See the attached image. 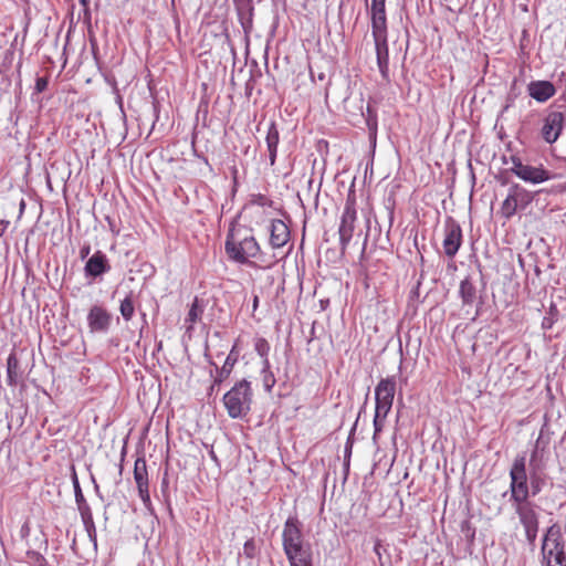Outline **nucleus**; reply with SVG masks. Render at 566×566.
I'll list each match as a JSON object with an SVG mask.
<instances>
[{"instance_id": "obj_50", "label": "nucleus", "mask_w": 566, "mask_h": 566, "mask_svg": "<svg viewBox=\"0 0 566 566\" xmlns=\"http://www.w3.org/2000/svg\"><path fill=\"white\" fill-rule=\"evenodd\" d=\"M168 486V479H167V472L165 473V476L161 481V488L163 490Z\"/></svg>"}, {"instance_id": "obj_31", "label": "nucleus", "mask_w": 566, "mask_h": 566, "mask_svg": "<svg viewBox=\"0 0 566 566\" xmlns=\"http://www.w3.org/2000/svg\"><path fill=\"white\" fill-rule=\"evenodd\" d=\"M254 350L258 353V355L262 358V360L269 359V353H270V344L269 342L263 337H258L254 340Z\"/></svg>"}, {"instance_id": "obj_3", "label": "nucleus", "mask_w": 566, "mask_h": 566, "mask_svg": "<svg viewBox=\"0 0 566 566\" xmlns=\"http://www.w3.org/2000/svg\"><path fill=\"white\" fill-rule=\"evenodd\" d=\"M510 492L511 501L524 502L530 497L528 476L526 472L525 454H517L510 470Z\"/></svg>"}, {"instance_id": "obj_10", "label": "nucleus", "mask_w": 566, "mask_h": 566, "mask_svg": "<svg viewBox=\"0 0 566 566\" xmlns=\"http://www.w3.org/2000/svg\"><path fill=\"white\" fill-rule=\"evenodd\" d=\"M239 355L240 353L238 350L237 344H234L221 367H219L212 360L209 361V364L214 367V375L212 370L210 371L211 377H213V382L210 387L211 392L214 390L216 386L221 385L224 380H227L230 377L235 364L239 360Z\"/></svg>"}, {"instance_id": "obj_17", "label": "nucleus", "mask_w": 566, "mask_h": 566, "mask_svg": "<svg viewBox=\"0 0 566 566\" xmlns=\"http://www.w3.org/2000/svg\"><path fill=\"white\" fill-rule=\"evenodd\" d=\"M531 97L539 103H544L553 97L556 93L555 86L549 81H532L527 85Z\"/></svg>"}, {"instance_id": "obj_16", "label": "nucleus", "mask_w": 566, "mask_h": 566, "mask_svg": "<svg viewBox=\"0 0 566 566\" xmlns=\"http://www.w3.org/2000/svg\"><path fill=\"white\" fill-rule=\"evenodd\" d=\"M395 392H396L395 376L381 379L375 388L376 402L392 406Z\"/></svg>"}, {"instance_id": "obj_35", "label": "nucleus", "mask_w": 566, "mask_h": 566, "mask_svg": "<svg viewBox=\"0 0 566 566\" xmlns=\"http://www.w3.org/2000/svg\"><path fill=\"white\" fill-rule=\"evenodd\" d=\"M138 495L145 506V509L147 511H149L150 513L154 512V509H153V503H151V500H150V494H149V488H138Z\"/></svg>"}, {"instance_id": "obj_41", "label": "nucleus", "mask_w": 566, "mask_h": 566, "mask_svg": "<svg viewBox=\"0 0 566 566\" xmlns=\"http://www.w3.org/2000/svg\"><path fill=\"white\" fill-rule=\"evenodd\" d=\"M524 530H525V536H526L527 542L530 543V545L534 546L536 537H537L538 526L524 528Z\"/></svg>"}, {"instance_id": "obj_24", "label": "nucleus", "mask_w": 566, "mask_h": 566, "mask_svg": "<svg viewBox=\"0 0 566 566\" xmlns=\"http://www.w3.org/2000/svg\"><path fill=\"white\" fill-rule=\"evenodd\" d=\"M134 480L138 488H149L147 464L144 458H137L134 464Z\"/></svg>"}, {"instance_id": "obj_58", "label": "nucleus", "mask_w": 566, "mask_h": 566, "mask_svg": "<svg viewBox=\"0 0 566 566\" xmlns=\"http://www.w3.org/2000/svg\"><path fill=\"white\" fill-rule=\"evenodd\" d=\"M366 1V6L368 7V0H365Z\"/></svg>"}, {"instance_id": "obj_30", "label": "nucleus", "mask_w": 566, "mask_h": 566, "mask_svg": "<svg viewBox=\"0 0 566 566\" xmlns=\"http://www.w3.org/2000/svg\"><path fill=\"white\" fill-rule=\"evenodd\" d=\"M202 313L203 307L199 305V301L196 297L186 317V323H190L188 329H190L192 327V324H195L201 317Z\"/></svg>"}, {"instance_id": "obj_44", "label": "nucleus", "mask_w": 566, "mask_h": 566, "mask_svg": "<svg viewBox=\"0 0 566 566\" xmlns=\"http://www.w3.org/2000/svg\"><path fill=\"white\" fill-rule=\"evenodd\" d=\"M448 4V9L452 12H460L464 6L460 0H446Z\"/></svg>"}, {"instance_id": "obj_55", "label": "nucleus", "mask_w": 566, "mask_h": 566, "mask_svg": "<svg viewBox=\"0 0 566 566\" xmlns=\"http://www.w3.org/2000/svg\"><path fill=\"white\" fill-rule=\"evenodd\" d=\"M386 0H371V3H385Z\"/></svg>"}, {"instance_id": "obj_28", "label": "nucleus", "mask_w": 566, "mask_h": 566, "mask_svg": "<svg viewBox=\"0 0 566 566\" xmlns=\"http://www.w3.org/2000/svg\"><path fill=\"white\" fill-rule=\"evenodd\" d=\"M261 376L265 391L271 392L276 379L274 374L271 371V364L269 359L262 360Z\"/></svg>"}, {"instance_id": "obj_19", "label": "nucleus", "mask_w": 566, "mask_h": 566, "mask_svg": "<svg viewBox=\"0 0 566 566\" xmlns=\"http://www.w3.org/2000/svg\"><path fill=\"white\" fill-rule=\"evenodd\" d=\"M548 440H545L541 431L530 458V468H546Z\"/></svg>"}, {"instance_id": "obj_5", "label": "nucleus", "mask_w": 566, "mask_h": 566, "mask_svg": "<svg viewBox=\"0 0 566 566\" xmlns=\"http://www.w3.org/2000/svg\"><path fill=\"white\" fill-rule=\"evenodd\" d=\"M554 108L549 107L541 128V136L547 144H553L559 138L566 124V113Z\"/></svg>"}, {"instance_id": "obj_47", "label": "nucleus", "mask_w": 566, "mask_h": 566, "mask_svg": "<svg viewBox=\"0 0 566 566\" xmlns=\"http://www.w3.org/2000/svg\"><path fill=\"white\" fill-rule=\"evenodd\" d=\"M9 226L10 221L4 219L0 220V238L6 233Z\"/></svg>"}, {"instance_id": "obj_15", "label": "nucleus", "mask_w": 566, "mask_h": 566, "mask_svg": "<svg viewBox=\"0 0 566 566\" xmlns=\"http://www.w3.org/2000/svg\"><path fill=\"white\" fill-rule=\"evenodd\" d=\"M290 240V229L286 223L280 219H274L270 224V244L273 249L285 245Z\"/></svg>"}, {"instance_id": "obj_6", "label": "nucleus", "mask_w": 566, "mask_h": 566, "mask_svg": "<svg viewBox=\"0 0 566 566\" xmlns=\"http://www.w3.org/2000/svg\"><path fill=\"white\" fill-rule=\"evenodd\" d=\"M371 34L375 43L376 59L379 73L381 75L382 81L389 83V48L387 41V29L373 30Z\"/></svg>"}, {"instance_id": "obj_13", "label": "nucleus", "mask_w": 566, "mask_h": 566, "mask_svg": "<svg viewBox=\"0 0 566 566\" xmlns=\"http://www.w3.org/2000/svg\"><path fill=\"white\" fill-rule=\"evenodd\" d=\"M513 505L524 528L538 526V514L532 502L525 500L524 502H514Z\"/></svg>"}, {"instance_id": "obj_2", "label": "nucleus", "mask_w": 566, "mask_h": 566, "mask_svg": "<svg viewBox=\"0 0 566 566\" xmlns=\"http://www.w3.org/2000/svg\"><path fill=\"white\" fill-rule=\"evenodd\" d=\"M253 391L251 382L242 379L223 395V405L230 418L238 419L245 417L252 405Z\"/></svg>"}, {"instance_id": "obj_22", "label": "nucleus", "mask_w": 566, "mask_h": 566, "mask_svg": "<svg viewBox=\"0 0 566 566\" xmlns=\"http://www.w3.org/2000/svg\"><path fill=\"white\" fill-rule=\"evenodd\" d=\"M530 496H536L546 485L547 475L545 474L546 468H530Z\"/></svg>"}, {"instance_id": "obj_37", "label": "nucleus", "mask_w": 566, "mask_h": 566, "mask_svg": "<svg viewBox=\"0 0 566 566\" xmlns=\"http://www.w3.org/2000/svg\"><path fill=\"white\" fill-rule=\"evenodd\" d=\"M243 554L248 557V558H254L255 555H256V545H255V542L253 539H249L244 543L243 545Z\"/></svg>"}, {"instance_id": "obj_23", "label": "nucleus", "mask_w": 566, "mask_h": 566, "mask_svg": "<svg viewBox=\"0 0 566 566\" xmlns=\"http://www.w3.org/2000/svg\"><path fill=\"white\" fill-rule=\"evenodd\" d=\"M370 14H371V31L387 29L385 3H371Z\"/></svg>"}, {"instance_id": "obj_36", "label": "nucleus", "mask_w": 566, "mask_h": 566, "mask_svg": "<svg viewBox=\"0 0 566 566\" xmlns=\"http://www.w3.org/2000/svg\"><path fill=\"white\" fill-rule=\"evenodd\" d=\"M391 405L376 402L375 417L386 419L391 410Z\"/></svg>"}, {"instance_id": "obj_56", "label": "nucleus", "mask_w": 566, "mask_h": 566, "mask_svg": "<svg viewBox=\"0 0 566 566\" xmlns=\"http://www.w3.org/2000/svg\"><path fill=\"white\" fill-rule=\"evenodd\" d=\"M310 74H311L312 80L314 81L315 80V74H314L312 69H310Z\"/></svg>"}, {"instance_id": "obj_39", "label": "nucleus", "mask_w": 566, "mask_h": 566, "mask_svg": "<svg viewBox=\"0 0 566 566\" xmlns=\"http://www.w3.org/2000/svg\"><path fill=\"white\" fill-rule=\"evenodd\" d=\"M555 566H560L566 564V555L564 552V544L560 545L559 549L555 552V557L553 558Z\"/></svg>"}, {"instance_id": "obj_40", "label": "nucleus", "mask_w": 566, "mask_h": 566, "mask_svg": "<svg viewBox=\"0 0 566 566\" xmlns=\"http://www.w3.org/2000/svg\"><path fill=\"white\" fill-rule=\"evenodd\" d=\"M28 555L38 564V566H49L45 557L35 551H29Z\"/></svg>"}, {"instance_id": "obj_9", "label": "nucleus", "mask_w": 566, "mask_h": 566, "mask_svg": "<svg viewBox=\"0 0 566 566\" xmlns=\"http://www.w3.org/2000/svg\"><path fill=\"white\" fill-rule=\"evenodd\" d=\"M87 326L93 334H106L112 325V314L101 305H93L87 313Z\"/></svg>"}, {"instance_id": "obj_53", "label": "nucleus", "mask_w": 566, "mask_h": 566, "mask_svg": "<svg viewBox=\"0 0 566 566\" xmlns=\"http://www.w3.org/2000/svg\"><path fill=\"white\" fill-rule=\"evenodd\" d=\"M258 303H259V297L254 296V300H253V307L254 308L258 306Z\"/></svg>"}, {"instance_id": "obj_38", "label": "nucleus", "mask_w": 566, "mask_h": 566, "mask_svg": "<svg viewBox=\"0 0 566 566\" xmlns=\"http://www.w3.org/2000/svg\"><path fill=\"white\" fill-rule=\"evenodd\" d=\"M251 203L260 206V207H264V206L270 205L271 200L262 193H256V195H252Z\"/></svg>"}, {"instance_id": "obj_1", "label": "nucleus", "mask_w": 566, "mask_h": 566, "mask_svg": "<svg viewBox=\"0 0 566 566\" xmlns=\"http://www.w3.org/2000/svg\"><path fill=\"white\" fill-rule=\"evenodd\" d=\"M224 251L229 260L240 264H251V259L265 263V254L252 234L244 227H231L227 233Z\"/></svg>"}, {"instance_id": "obj_7", "label": "nucleus", "mask_w": 566, "mask_h": 566, "mask_svg": "<svg viewBox=\"0 0 566 566\" xmlns=\"http://www.w3.org/2000/svg\"><path fill=\"white\" fill-rule=\"evenodd\" d=\"M112 266L107 255L101 251H95L84 265V276L88 282H99L103 276L111 271Z\"/></svg>"}, {"instance_id": "obj_33", "label": "nucleus", "mask_w": 566, "mask_h": 566, "mask_svg": "<svg viewBox=\"0 0 566 566\" xmlns=\"http://www.w3.org/2000/svg\"><path fill=\"white\" fill-rule=\"evenodd\" d=\"M558 317V311L557 307L553 304L551 305L548 313L546 316H544L542 321V328L543 329H551Z\"/></svg>"}, {"instance_id": "obj_48", "label": "nucleus", "mask_w": 566, "mask_h": 566, "mask_svg": "<svg viewBox=\"0 0 566 566\" xmlns=\"http://www.w3.org/2000/svg\"><path fill=\"white\" fill-rule=\"evenodd\" d=\"M380 548H381V543L379 539L376 541L375 543V546H374V552L375 554L378 556V559L381 562V552H380Z\"/></svg>"}, {"instance_id": "obj_29", "label": "nucleus", "mask_w": 566, "mask_h": 566, "mask_svg": "<svg viewBox=\"0 0 566 566\" xmlns=\"http://www.w3.org/2000/svg\"><path fill=\"white\" fill-rule=\"evenodd\" d=\"M119 312L126 322H129L133 318L135 313L133 292L126 295V297L120 302Z\"/></svg>"}, {"instance_id": "obj_20", "label": "nucleus", "mask_w": 566, "mask_h": 566, "mask_svg": "<svg viewBox=\"0 0 566 566\" xmlns=\"http://www.w3.org/2000/svg\"><path fill=\"white\" fill-rule=\"evenodd\" d=\"M265 143L269 151L270 165L273 166L276 161L277 146L280 143V132L274 120H271L268 126Z\"/></svg>"}, {"instance_id": "obj_25", "label": "nucleus", "mask_w": 566, "mask_h": 566, "mask_svg": "<svg viewBox=\"0 0 566 566\" xmlns=\"http://www.w3.org/2000/svg\"><path fill=\"white\" fill-rule=\"evenodd\" d=\"M512 192L517 201V210H524L533 201L534 193L521 187L518 184L512 186Z\"/></svg>"}, {"instance_id": "obj_14", "label": "nucleus", "mask_w": 566, "mask_h": 566, "mask_svg": "<svg viewBox=\"0 0 566 566\" xmlns=\"http://www.w3.org/2000/svg\"><path fill=\"white\" fill-rule=\"evenodd\" d=\"M284 553L291 566H313V552L308 543L294 547L291 552L284 551Z\"/></svg>"}, {"instance_id": "obj_8", "label": "nucleus", "mask_w": 566, "mask_h": 566, "mask_svg": "<svg viewBox=\"0 0 566 566\" xmlns=\"http://www.w3.org/2000/svg\"><path fill=\"white\" fill-rule=\"evenodd\" d=\"M462 244V229L451 217L444 223L443 251L448 258H454Z\"/></svg>"}, {"instance_id": "obj_42", "label": "nucleus", "mask_w": 566, "mask_h": 566, "mask_svg": "<svg viewBox=\"0 0 566 566\" xmlns=\"http://www.w3.org/2000/svg\"><path fill=\"white\" fill-rule=\"evenodd\" d=\"M48 85H49V80L48 77H36L35 80V86H34V91L35 93H42L44 92L46 88H48Z\"/></svg>"}, {"instance_id": "obj_26", "label": "nucleus", "mask_w": 566, "mask_h": 566, "mask_svg": "<svg viewBox=\"0 0 566 566\" xmlns=\"http://www.w3.org/2000/svg\"><path fill=\"white\" fill-rule=\"evenodd\" d=\"M8 385L15 386L19 379V360L15 353H11L7 358Z\"/></svg>"}, {"instance_id": "obj_32", "label": "nucleus", "mask_w": 566, "mask_h": 566, "mask_svg": "<svg viewBox=\"0 0 566 566\" xmlns=\"http://www.w3.org/2000/svg\"><path fill=\"white\" fill-rule=\"evenodd\" d=\"M72 482H73L76 504L78 505V509L82 510V505L86 504V501L83 495V492H82V489H81V485H80V482L77 479V474L74 469H73V474H72Z\"/></svg>"}, {"instance_id": "obj_54", "label": "nucleus", "mask_w": 566, "mask_h": 566, "mask_svg": "<svg viewBox=\"0 0 566 566\" xmlns=\"http://www.w3.org/2000/svg\"><path fill=\"white\" fill-rule=\"evenodd\" d=\"M107 221H108V224H109L112 231H115L114 230V224H113L112 220L108 217H107Z\"/></svg>"}, {"instance_id": "obj_34", "label": "nucleus", "mask_w": 566, "mask_h": 566, "mask_svg": "<svg viewBox=\"0 0 566 566\" xmlns=\"http://www.w3.org/2000/svg\"><path fill=\"white\" fill-rule=\"evenodd\" d=\"M366 125L368 127L370 135H376L377 133V114L370 105L367 106V116H366Z\"/></svg>"}, {"instance_id": "obj_52", "label": "nucleus", "mask_w": 566, "mask_h": 566, "mask_svg": "<svg viewBox=\"0 0 566 566\" xmlns=\"http://www.w3.org/2000/svg\"><path fill=\"white\" fill-rule=\"evenodd\" d=\"M24 207H25V202H24V200H21V203H20V212L21 213L23 212Z\"/></svg>"}, {"instance_id": "obj_18", "label": "nucleus", "mask_w": 566, "mask_h": 566, "mask_svg": "<svg viewBox=\"0 0 566 566\" xmlns=\"http://www.w3.org/2000/svg\"><path fill=\"white\" fill-rule=\"evenodd\" d=\"M518 168L520 172L517 177L526 182L541 184L549 180L552 177L551 172L544 169L542 166L525 165L524 167Z\"/></svg>"}, {"instance_id": "obj_11", "label": "nucleus", "mask_w": 566, "mask_h": 566, "mask_svg": "<svg viewBox=\"0 0 566 566\" xmlns=\"http://www.w3.org/2000/svg\"><path fill=\"white\" fill-rule=\"evenodd\" d=\"M562 535L559 527L554 524L549 526L544 535L542 544V563L545 566H553L552 562L555 557V552L562 545Z\"/></svg>"}, {"instance_id": "obj_4", "label": "nucleus", "mask_w": 566, "mask_h": 566, "mask_svg": "<svg viewBox=\"0 0 566 566\" xmlns=\"http://www.w3.org/2000/svg\"><path fill=\"white\" fill-rule=\"evenodd\" d=\"M355 205V196L349 193L345 202L340 224L338 228L342 253H345L347 245L350 242L354 234L355 222L357 219Z\"/></svg>"}, {"instance_id": "obj_45", "label": "nucleus", "mask_w": 566, "mask_h": 566, "mask_svg": "<svg viewBox=\"0 0 566 566\" xmlns=\"http://www.w3.org/2000/svg\"><path fill=\"white\" fill-rule=\"evenodd\" d=\"M386 419L374 417V439L381 432Z\"/></svg>"}, {"instance_id": "obj_51", "label": "nucleus", "mask_w": 566, "mask_h": 566, "mask_svg": "<svg viewBox=\"0 0 566 566\" xmlns=\"http://www.w3.org/2000/svg\"><path fill=\"white\" fill-rule=\"evenodd\" d=\"M325 77H326V76H325V73H323V72H321V73H318V74H317V78H318V81H324V80H325Z\"/></svg>"}, {"instance_id": "obj_46", "label": "nucleus", "mask_w": 566, "mask_h": 566, "mask_svg": "<svg viewBox=\"0 0 566 566\" xmlns=\"http://www.w3.org/2000/svg\"><path fill=\"white\" fill-rule=\"evenodd\" d=\"M91 253V245L90 243H85L80 249V259L85 260L88 259V255Z\"/></svg>"}, {"instance_id": "obj_21", "label": "nucleus", "mask_w": 566, "mask_h": 566, "mask_svg": "<svg viewBox=\"0 0 566 566\" xmlns=\"http://www.w3.org/2000/svg\"><path fill=\"white\" fill-rule=\"evenodd\" d=\"M459 295L464 306H472L476 302L478 290L471 276H467L460 282Z\"/></svg>"}, {"instance_id": "obj_43", "label": "nucleus", "mask_w": 566, "mask_h": 566, "mask_svg": "<svg viewBox=\"0 0 566 566\" xmlns=\"http://www.w3.org/2000/svg\"><path fill=\"white\" fill-rule=\"evenodd\" d=\"M511 163H512V167L510 168V171H512L514 175L517 176L520 172L518 167H524L525 164H523L522 159L517 156H511Z\"/></svg>"}, {"instance_id": "obj_12", "label": "nucleus", "mask_w": 566, "mask_h": 566, "mask_svg": "<svg viewBox=\"0 0 566 566\" xmlns=\"http://www.w3.org/2000/svg\"><path fill=\"white\" fill-rule=\"evenodd\" d=\"M284 551H292L294 547L305 544L301 531V524L296 517H289L282 533Z\"/></svg>"}, {"instance_id": "obj_49", "label": "nucleus", "mask_w": 566, "mask_h": 566, "mask_svg": "<svg viewBox=\"0 0 566 566\" xmlns=\"http://www.w3.org/2000/svg\"><path fill=\"white\" fill-rule=\"evenodd\" d=\"M81 6H83L84 8V13L87 18H90L91 13H90V8H88V3H90V0H78Z\"/></svg>"}, {"instance_id": "obj_27", "label": "nucleus", "mask_w": 566, "mask_h": 566, "mask_svg": "<svg viewBox=\"0 0 566 566\" xmlns=\"http://www.w3.org/2000/svg\"><path fill=\"white\" fill-rule=\"evenodd\" d=\"M516 203L517 201L515 200V195H513L511 186L507 197L501 206V214L507 220L511 219L518 211Z\"/></svg>"}, {"instance_id": "obj_57", "label": "nucleus", "mask_w": 566, "mask_h": 566, "mask_svg": "<svg viewBox=\"0 0 566 566\" xmlns=\"http://www.w3.org/2000/svg\"><path fill=\"white\" fill-rule=\"evenodd\" d=\"M94 537H96V536L94 535ZM94 545H97L96 538H94Z\"/></svg>"}]
</instances>
